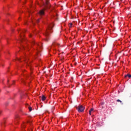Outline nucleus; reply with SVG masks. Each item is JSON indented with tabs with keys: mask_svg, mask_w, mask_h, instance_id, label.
<instances>
[{
	"mask_svg": "<svg viewBox=\"0 0 131 131\" xmlns=\"http://www.w3.org/2000/svg\"><path fill=\"white\" fill-rule=\"evenodd\" d=\"M50 7H51V5H50V2H49V1L46 0L45 8L44 9L41 10L39 11V15H40L41 16L42 15H45V11H46V10H49V9H50Z\"/></svg>",
	"mask_w": 131,
	"mask_h": 131,
	"instance_id": "nucleus-1",
	"label": "nucleus"
},
{
	"mask_svg": "<svg viewBox=\"0 0 131 131\" xmlns=\"http://www.w3.org/2000/svg\"><path fill=\"white\" fill-rule=\"evenodd\" d=\"M36 47H38V48L36 49V52H37V53L40 52V50H39L40 49H41V47L42 46V45L41 44V43H36L35 44Z\"/></svg>",
	"mask_w": 131,
	"mask_h": 131,
	"instance_id": "nucleus-2",
	"label": "nucleus"
},
{
	"mask_svg": "<svg viewBox=\"0 0 131 131\" xmlns=\"http://www.w3.org/2000/svg\"><path fill=\"white\" fill-rule=\"evenodd\" d=\"M77 110L79 112H83L84 111V107L82 105H79L77 107Z\"/></svg>",
	"mask_w": 131,
	"mask_h": 131,
	"instance_id": "nucleus-3",
	"label": "nucleus"
},
{
	"mask_svg": "<svg viewBox=\"0 0 131 131\" xmlns=\"http://www.w3.org/2000/svg\"><path fill=\"white\" fill-rule=\"evenodd\" d=\"M23 60H24V61H25L26 64V66H29V67H30V66L29 64L28 63V58L26 57H24L23 58Z\"/></svg>",
	"mask_w": 131,
	"mask_h": 131,
	"instance_id": "nucleus-4",
	"label": "nucleus"
},
{
	"mask_svg": "<svg viewBox=\"0 0 131 131\" xmlns=\"http://www.w3.org/2000/svg\"><path fill=\"white\" fill-rule=\"evenodd\" d=\"M19 119H20V117L19 116V115H16L15 119H14V123L15 124L18 123V122H19Z\"/></svg>",
	"mask_w": 131,
	"mask_h": 131,
	"instance_id": "nucleus-5",
	"label": "nucleus"
},
{
	"mask_svg": "<svg viewBox=\"0 0 131 131\" xmlns=\"http://www.w3.org/2000/svg\"><path fill=\"white\" fill-rule=\"evenodd\" d=\"M20 41L21 42H23V41L25 40V37L24 35H20Z\"/></svg>",
	"mask_w": 131,
	"mask_h": 131,
	"instance_id": "nucleus-6",
	"label": "nucleus"
},
{
	"mask_svg": "<svg viewBox=\"0 0 131 131\" xmlns=\"http://www.w3.org/2000/svg\"><path fill=\"white\" fill-rule=\"evenodd\" d=\"M51 30H52V29L51 28H50L49 29H48V30H47L45 33L46 36H49V34H50V31H51Z\"/></svg>",
	"mask_w": 131,
	"mask_h": 131,
	"instance_id": "nucleus-7",
	"label": "nucleus"
},
{
	"mask_svg": "<svg viewBox=\"0 0 131 131\" xmlns=\"http://www.w3.org/2000/svg\"><path fill=\"white\" fill-rule=\"evenodd\" d=\"M21 50H29V47H28L27 45L25 46H22Z\"/></svg>",
	"mask_w": 131,
	"mask_h": 131,
	"instance_id": "nucleus-8",
	"label": "nucleus"
},
{
	"mask_svg": "<svg viewBox=\"0 0 131 131\" xmlns=\"http://www.w3.org/2000/svg\"><path fill=\"white\" fill-rule=\"evenodd\" d=\"M46 99H47V97H46V96H45V95H42V96L41 97V100L42 101H45Z\"/></svg>",
	"mask_w": 131,
	"mask_h": 131,
	"instance_id": "nucleus-9",
	"label": "nucleus"
},
{
	"mask_svg": "<svg viewBox=\"0 0 131 131\" xmlns=\"http://www.w3.org/2000/svg\"><path fill=\"white\" fill-rule=\"evenodd\" d=\"M26 124H27L26 123H24L21 124V127L22 128H25L26 127Z\"/></svg>",
	"mask_w": 131,
	"mask_h": 131,
	"instance_id": "nucleus-10",
	"label": "nucleus"
},
{
	"mask_svg": "<svg viewBox=\"0 0 131 131\" xmlns=\"http://www.w3.org/2000/svg\"><path fill=\"white\" fill-rule=\"evenodd\" d=\"M125 77H128V78H130L131 75L130 74L126 75H125Z\"/></svg>",
	"mask_w": 131,
	"mask_h": 131,
	"instance_id": "nucleus-11",
	"label": "nucleus"
},
{
	"mask_svg": "<svg viewBox=\"0 0 131 131\" xmlns=\"http://www.w3.org/2000/svg\"><path fill=\"white\" fill-rule=\"evenodd\" d=\"M53 46H57L58 47H59V46H60V44L55 43H53Z\"/></svg>",
	"mask_w": 131,
	"mask_h": 131,
	"instance_id": "nucleus-12",
	"label": "nucleus"
},
{
	"mask_svg": "<svg viewBox=\"0 0 131 131\" xmlns=\"http://www.w3.org/2000/svg\"><path fill=\"white\" fill-rule=\"evenodd\" d=\"M29 110L30 112L32 111V108L31 107H29Z\"/></svg>",
	"mask_w": 131,
	"mask_h": 131,
	"instance_id": "nucleus-13",
	"label": "nucleus"
},
{
	"mask_svg": "<svg viewBox=\"0 0 131 131\" xmlns=\"http://www.w3.org/2000/svg\"><path fill=\"white\" fill-rule=\"evenodd\" d=\"M89 111H91V112L92 113L93 111H94V108H91Z\"/></svg>",
	"mask_w": 131,
	"mask_h": 131,
	"instance_id": "nucleus-14",
	"label": "nucleus"
},
{
	"mask_svg": "<svg viewBox=\"0 0 131 131\" xmlns=\"http://www.w3.org/2000/svg\"><path fill=\"white\" fill-rule=\"evenodd\" d=\"M117 102H120V103H122V101H121L120 100H119V99H118V100H117Z\"/></svg>",
	"mask_w": 131,
	"mask_h": 131,
	"instance_id": "nucleus-15",
	"label": "nucleus"
},
{
	"mask_svg": "<svg viewBox=\"0 0 131 131\" xmlns=\"http://www.w3.org/2000/svg\"><path fill=\"white\" fill-rule=\"evenodd\" d=\"M70 27H72V23H70Z\"/></svg>",
	"mask_w": 131,
	"mask_h": 131,
	"instance_id": "nucleus-16",
	"label": "nucleus"
},
{
	"mask_svg": "<svg viewBox=\"0 0 131 131\" xmlns=\"http://www.w3.org/2000/svg\"><path fill=\"white\" fill-rule=\"evenodd\" d=\"M39 20H40V19H38L37 20V23H38L39 22Z\"/></svg>",
	"mask_w": 131,
	"mask_h": 131,
	"instance_id": "nucleus-17",
	"label": "nucleus"
},
{
	"mask_svg": "<svg viewBox=\"0 0 131 131\" xmlns=\"http://www.w3.org/2000/svg\"><path fill=\"white\" fill-rule=\"evenodd\" d=\"M35 42L33 41L32 43V45H35Z\"/></svg>",
	"mask_w": 131,
	"mask_h": 131,
	"instance_id": "nucleus-18",
	"label": "nucleus"
},
{
	"mask_svg": "<svg viewBox=\"0 0 131 131\" xmlns=\"http://www.w3.org/2000/svg\"><path fill=\"white\" fill-rule=\"evenodd\" d=\"M89 114H90V115H92V113L90 111H89Z\"/></svg>",
	"mask_w": 131,
	"mask_h": 131,
	"instance_id": "nucleus-19",
	"label": "nucleus"
},
{
	"mask_svg": "<svg viewBox=\"0 0 131 131\" xmlns=\"http://www.w3.org/2000/svg\"><path fill=\"white\" fill-rule=\"evenodd\" d=\"M17 60H18V61H20L21 60V59L20 58H17Z\"/></svg>",
	"mask_w": 131,
	"mask_h": 131,
	"instance_id": "nucleus-20",
	"label": "nucleus"
},
{
	"mask_svg": "<svg viewBox=\"0 0 131 131\" xmlns=\"http://www.w3.org/2000/svg\"><path fill=\"white\" fill-rule=\"evenodd\" d=\"M30 37H31V35H30Z\"/></svg>",
	"mask_w": 131,
	"mask_h": 131,
	"instance_id": "nucleus-21",
	"label": "nucleus"
},
{
	"mask_svg": "<svg viewBox=\"0 0 131 131\" xmlns=\"http://www.w3.org/2000/svg\"><path fill=\"white\" fill-rule=\"evenodd\" d=\"M1 113H2V111H0V114H1Z\"/></svg>",
	"mask_w": 131,
	"mask_h": 131,
	"instance_id": "nucleus-22",
	"label": "nucleus"
},
{
	"mask_svg": "<svg viewBox=\"0 0 131 131\" xmlns=\"http://www.w3.org/2000/svg\"><path fill=\"white\" fill-rule=\"evenodd\" d=\"M31 130H32V129H31Z\"/></svg>",
	"mask_w": 131,
	"mask_h": 131,
	"instance_id": "nucleus-23",
	"label": "nucleus"
}]
</instances>
